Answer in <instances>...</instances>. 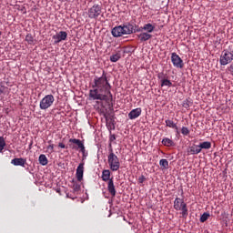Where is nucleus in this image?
I'll list each match as a JSON object with an SVG mask.
<instances>
[{"label":"nucleus","instance_id":"obj_1","mask_svg":"<svg viewBox=\"0 0 233 233\" xmlns=\"http://www.w3.org/2000/svg\"><path fill=\"white\" fill-rule=\"evenodd\" d=\"M112 86L106 77V72L102 71L101 76H95L92 89L89 90V97L93 101H110L112 99ZM108 96L110 98H108Z\"/></svg>","mask_w":233,"mask_h":233},{"label":"nucleus","instance_id":"obj_2","mask_svg":"<svg viewBox=\"0 0 233 233\" xmlns=\"http://www.w3.org/2000/svg\"><path fill=\"white\" fill-rule=\"evenodd\" d=\"M134 32V25L127 24L118 25L112 29L111 34L114 37H121V35H128Z\"/></svg>","mask_w":233,"mask_h":233},{"label":"nucleus","instance_id":"obj_3","mask_svg":"<svg viewBox=\"0 0 233 233\" xmlns=\"http://www.w3.org/2000/svg\"><path fill=\"white\" fill-rule=\"evenodd\" d=\"M107 163H108L109 168H110V170H112V172H117V170H119V168L121 167V162H119V157H117L114 154V150H112V149L109 150V155L107 157Z\"/></svg>","mask_w":233,"mask_h":233},{"label":"nucleus","instance_id":"obj_4","mask_svg":"<svg viewBox=\"0 0 233 233\" xmlns=\"http://www.w3.org/2000/svg\"><path fill=\"white\" fill-rule=\"evenodd\" d=\"M233 61V51L230 52L228 49H224L220 55L219 63L220 66H227Z\"/></svg>","mask_w":233,"mask_h":233},{"label":"nucleus","instance_id":"obj_5","mask_svg":"<svg viewBox=\"0 0 233 233\" xmlns=\"http://www.w3.org/2000/svg\"><path fill=\"white\" fill-rule=\"evenodd\" d=\"M177 205H176V210L180 211V218H183V219H187L188 218V208H187V203L183 201L182 198H176Z\"/></svg>","mask_w":233,"mask_h":233},{"label":"nucleus","instance_id":"obj_6","mask_svg":"<svg viewBox=\"0 0 233 233\" xmlns=\"http://www.w3.org/2000/svg\"><path fill=\"white\" fill-rule=\"evenodd\" d=\"M54 101H56V98L52 95H46L45 97H43L39 104L40 110H48L50 106L54 105Z\"/></svg>","mask_w":233,"mask_h":233},{"label":"nucleus","instance_id":"obj_7","mask_svg":"<svg viewBox=\"0 0 233 233\" xmlns=\"http://www.w3.org/2000/svg\"><path fill=\"white\" fill-rule=\"evenodd\" d=\"M102 8L99 5H94L88 9L87 15L89 19H97L101 15Z\"/></svg>","mask_w":233,"mask_h":233},{"label":"nucleus","instance_id":"obj_8","mask_svg":"<svg viewBox=\"0 0 233 233\" xmlns=\"http://www.w3.org/2000/svg\"><path fill=\"white\" fill-rule=\"evenodd\" d=\"M66 37H68V34L66 31H60L53 35V40L55 45H57L61 41H66Z\"/></svg>","mask_w":233,"mask_h":233},{"label":"nucleus","instance_id":"obj_9","mask_svg":"<svg viewBox=\"0 0 233 233\" xmlns=\"http://www.w3.org/2000/svg\"><path fill=\"white\" fill-rule=\"evenodd\" d=\"M83 174H85V162L80 163L76 168V176L77 181H83Z\"/></svg>","mask_w":233,"mask_h":233},{"label":"nucleus","instance_id":"obj_10","mask_svg":"<svg viewBox=\"0 0 233 233\" xmlns=\"http://www.w3.org/2000/svg\"><path fill=\"white\" fill-rule=\"evenodd\" d=\"M11 165L15 167H25V165H26V158H14L11 160Z\"/></svg>","mask_w":233,"mask_h":233},{"label":"nucleus","instance_id":"obj_11","mask_svg":"<svg viewBox=\"0 0 233 233\" xmlns=\"http://www.w3.org/2000/svg\"><path fill=\"white\" fill-rule=\"evenodd\" d=\"M107 190L112 198H116V186L114 185V179H109L107 183Z\"/></svg>","mask_w":233,"mask_h":233},{"label":"nucleus","instance_id":"obj_12","mask_svg":"<svg viewBox=\"0 0 233 233\" xmlns=\"http://www.w3.org/2000/svg\"><path fill=\"white\" fill-rule=\"evenodd\" d=\"M139 116H141V108H139V107L131 110L128 114L129 119H137V117H139Z\"/></svg>","mask_w":233,"mask_h":233},{"label":"nucleus","instance_id":"obj_13","mask_svg":"<svg viewBox=\"0 0 233 233\" xmlns=\"http://www.w3.org/2000/svg\"><path fill=\"white\" fill-rule=\"evenodd\" d=\"M156 26H154L152 24H146L144 26L140 27L139 32H141V30H145V32H147V34H152Z\"/></svg>","mask_w":233,"mask_h":233},{"label":"nucleus","instance_id":"obj_14","mask_svg":"<svg viewBox=\"0 0 233 233\" xmlns=\"http://www.w3.org/2000/svg\"><path fill=\"white\" fill-rule=\"evenodd\" d=\"M158 79L161 81V86H172L170 80L163 78V73L158 74Z\"/></svg>","mask_w":233,"mask_h":233},{"label":"nucleus","instance_id":"obj_15","mask_svg":"<svg viewBox=\"0 0 233 233\" xmlns=\"http://www.w3.org/2000/svg\"><path fill=\"white\" fill-rule=\"evenodd\" d=\"M137 37L141 41V43H145V41H148V39L152 38V35L148 33H141L137 35Z\"/></svg>","mask_w":233,"mask_h":233},{"label":"nucleus","instance_id":"obj_16","mask_svg":"<svg viewBox=\"0 0 233 233\" xmlns=\"http://www.w3.org/2000/svg\"><path fill=\"white\" fill-rule=\"evenodd\" d=\"M190 154L198 155L201 152V147L199 145H194L189 147Z\"/></svg>","mask_w":233,"mask_h":233},{"label":"nucleus","instance_id":"obj_17","mask_svg":"<svg viewBox=\"0 0 233 233\" xmlns=\"http://www.w3.org/2000/svg\"><path fill=\"white\" fill-rule=\"evenodd\" d=\"M38 161L42 165V167H46V165H48V158L46 157V155H40L38 157Z\"/></svg>","mask_w":233,"mask_h":233},{"label":"nucleus","instance_id":"obj_18","mask_svg":"<svg viewBox=\"0 0 233 233\" xmlns=\"http://www.w3.org/2000/svg\"><path fill=\"white\" fill-rule=\"evenodd\" d=\"M198 146L200 147V150H208L212 147V143L205 141L200 143Z\"/></svg>","mask_w":233,"mask_h":233},{"label":"nucleus","instance_id":"obj_19","mask_svg":"<svg viewBox=\"0 0 233 233\" xmlns=\"http://www.w3.org/2000/svg\"><path fill=\"white\" fill-rule=\"evenodd\" d=\"M110 170L106 169L102 171V180L103 181H110Z\"/></svg>","mask_w":233,"mask_h":233},{"label":"nucleus","instance_id":"obj_20","mask_svg":"<svg viewBox=\"0 0 233 233\" xmlns=\"http://www.w3.org/2000/svg\"><path fill=\"white\" fill-rule=\"evenodd\" d=\"M176 66L177 68H183L185 66V63H183V59L178 55H176Z\"/></svg>","mask_w":233,"mask_h":233},{"label":"nucleus","instance_id":"obj_21","mask_svg":"<svg viewBox=\"0 0 233 233\" xmlns=\"http://www.w3.org/2000/svg\"><path fill=\"white\" fill-rule=\"evenodd\" d=\"M69 143H74V145H76L78 148H81L85 144L80 139L77 138H70Z\"/></svg>","mask_w":233,"mask_h":233},{"label":"nucleus","instance_id":"obj_22","mask_svg":"<svg viewBox=\"0 0 233 233\" xmlns=\"http://www.w3.org/2000/svg\"><path fill=\"white\" fill-rule=\"evenodd\" d=\"M192 105H194V103L192 102V99H190V98L184 100L182 103V106L187 109H188L189 106H192Z\"/></svg>","mask_w":233,"mask_h":233},{"label":"nucleus","instance_id":"obj_23","mask_svg":"<svg viewBox=\"0 0 233 233\" xmlns=\"http://www.w3.org/2000/svg\"><path fill=\"white\" fill-rule=\"evenodd\" d=\"M120 59H121V55H119V54H115L110 56L111 63H117V61Z\"/></svg>","mask_w":233,"mask_h":233},{"label":"nucleus","instance_id":"obj_24","mask_svg":"<svg viewBox=\"0 0 233 233\" xmlns=\"http://www.w3.org/2000/svg\"><path fill=\"white\" fill-rule=\"evenodd\" d=\"M72 188H73L74 194H77V192H79V190H81V184L75 182L73 184Z\"/></svg>","mask_w":233,"mask_h":233},{"label":"nucleus","instance_id":"obj_25","mask_svg":"<svg viewBox=\"0 0 233 233\" xmlns=\"http://www.w3.org/2000/svg\"><path fill=\"white\" fill-rule=\"evenodd\" d=\"M208 218H210V213H208V212L203 213L200 217V223H205V221H207Z\"/></svg>","mask_w":233,"mask_h":233},{"label":"nucleus","instance_id":"obj_26","mask_svg":"<svg viewBox=\"0 0 233 233\" xmlns=\"http://www.w3.org/2000/svg\"><path fill=\"white\" fill-rule=\"evenodd\" d=\"M162 144L165 145V147H172V145H174V142L170 140V138H164L162 140Z\"/></svg>","mask_w":233,"mask_h":233},{"label":"nucleus","instance_id":"obj_27","mask_svg":"<svg viewBox=\"0 0 233 233\" xmlns=\"http://www.w3.org/2000/svg\"><path fill=\"white\" fill-rule=\"evenodd\" d=\"M5 147H6V142H5V137H0V152L5 150Z\"/></svg>","mask_w":233,"mask_h":233},{"label":"nucleus","instance_id":"obj_28","mask_svg":"<svg viewBox=\"0 0 233 233\" xmlns=\"http://www.w3.org/2000/svg\"><path fill=\"white\" fill-rule=\"evenodd\" d=\"M160 167H163L164 168H168V161L167 159H161L159 161Z\"/></svg>","mask_w":233,"mask_h":233},{"label":"nucleus","instance_id":"obj_29","mask_svg":"<svg viewBox=\"0 0 233 233\" xmlns=\"http://www.w3.org/2000/svg\"><path fill=\"white\" fill-rule=\"evenodd\" d=\"M181 134H183V136H188L190 134V130H188V127H183L181 128Z\"/></svg>","mask_w":233,"mask_h":233},{"label":"nucleus","instance_id":"obj_30","mask_svg":"<svg viewBox=\"0 0 233 233\" xmlns=\"http://www.w3.org/2000/svg\"><path fill=\"white\" fill-rule=\"evenodd\" d=\"M166 125L170 128H176V124L172 120H166Z\"/></svg>","mask_w":233,"mask_h":233},{"label":"nucleus","instance_id":"obj_31","mask_svg":"<svg viewBox=\"0 0 233 233\" xmlns=\"http://www.w3.org/2000/svg\"><path fill=\"white\" fill-rule=\"evenodd\" d=\"M25 41H27L29 45H32L34 43V36H32V35H27L25 36Z\"/></svg>","mask_w":233,"mask_h":233},{"label":"nucleus","instance_id":"obj_32","mask_svg":"<svg viewBox=\"0 0 233 233\" xmlns=\"http://www.w3.org/2000/svg\"><path fill=\"white\" fill-rule=\"evenodd\" d=\"M6 86H3V84L0 83V96L2 94H5V92H6Z\"/></svg>","mask_w":233,"mask_h":233},{"label":"nucleus","instance_id":"obj_33","mask_svg":"<svg viewBox=\"0 0 233 233\" xmlns=\"http://www.w3.org/2000/svg\"><path fill=\"white\" fill-rule=\"evenodd\" d=\"M171 61L174 66H176V53H172Z\"/></svg>","mask_w":233,"mask_h":233},{"label":"nucleus","instance_id":"obj_34","mask_svg":"<svg viewBox=\"0 0 233 233\" xmlns=\"http://www.w3.org/2000/svg\"><path fill=\"white\" fill-rule=\"evenodd\" d=\"M145 179H147L146 177H145V176H141V177H138V183H145Z\"/></svg>","mask_w":233,"mask_h":233},{"label":"nucleus","instance_id":"obj_35","mask_svg":"<svg viewBox=\"0 0 233 233\" xmlns=\"http://www.w3.org/2000/svg\"><path fill=\"white\" fill-rule=\"evenodd\" d=\"M227 70L228 72H230L231 74H233V63H231L229 66H228Z\"/></svg>","mask_w":233,"mask_h":233},{"label":"nucleus","instance_id":"obj_36","mask_svg":"<svg viewBox=\"0 0 233 233\" xmlns=\"http://www.w3.org/2000/svg\"><path fill=\"white\" fill-rule=\"evenodd\" d=\"M47 150H50V154H52V152H54V144L49 145Z\"/></svg>","mask_w":233,"mask_h":233},{"label":"nucleus","instance_id":"obj_37","mask_svg":"<svg viewBox=\"0 0 233 233\" xmlns=\"http://www.w3.org/2000/svg\"><path fill=\"white\" fill-rule=\"evenodd\" d=\"M78 148H80V152H82V154H83V156L85 157V152H86V150L85 149V145L80 147H78Z\"/></svg>","mask_w":233,"mask_h":233},{"label":"nucleus","instance_id":"obj_38","mask_svg":"<svg viewBox=\"0 0 233 233\" xmlns=\"http://www.w3.org/2000/svg\"><path fill=\"white\" fill-rule=\"evenodd\" d=\"M58 147H59L60 148H66V146H65V144H63V143H59V144H58Z\"/></svg>","mask_w":233,"mask_h":233},{"label":"nucleus","instance_id":"obj_39","mask_svg":"<svg viewBox=\"0 0 233 233\" xmlns=\"http://www.w3.org/2000/svg\"><path fill=\"white\" fill-rule=\"evenodd\" d=\"M66 198H69L70 199H76V198H72L68 193L66 194Z\"/></svg>","mask_w":233,"mask_h":233},{"label":"nucleus","instance_id":"obj_40","mask_svg":"<svg viewBox=\"0 0 233 233\" xmlns=\"http://www.w3.org/2000/svg\"><path fill=\"white\" fill-rule=\"evenodd\" d=\"M110 140H111V141L116 140V136L113 135V136L111 137Z\"/></svg>","mask_w":233,"mask_h":233},{"label":"nucleus","instance_id":"obj_41","mask_svg":"<svg viewBox=\"0 0 233 233\" xmlns=\"http://www.w3.org/2000/svg\"><path fill=\"white\" fill-rule=\"evenodd\" d=\"M178 192H181V194H183V188L180 187V189H178Z\"/></svg>","mask_w":233,"mask_h":233},{"label":"nucleus","instance_id":"obj_42","mask_svg":"<svg viewBox=\"0 0 233 233\" xmlns=\"http://www.w3.org/2000/svg\"><path fill=\"white\" fill-rule=\"evenodd\" d=\"M174 208H176V200H174Z\"/></svg>","mask_w":233,"mask_h":233},{"label":"nucleus","instance_id":"obj_43","mask_svg":"<svg viewBox=\"0 0 233 233\" xmlns=\"http://www.w3.org/2000/svg\"><path fill=\"white\" fill-rule=\"evenodd\" d=\"M2 34H3V33L0 31V35H2Z\"/></svg>","mask_w":233,"mask_h":233},{"label":"nucleus","instance_id":"obj_44","mask_svg":"<svg viewBox=\"0 0 233 233\" xmlns=\"http://www.w3.org/2000/svg\"><path fill=\"white\" fill-rule=\"evenodd\" d=\"M48 143H52V141L50 140V141H48Z\"/></svg>","mask_w":233,"mask_h":233},{"label":"nucleus","instance_id":"obj_45","mask_svg":"<svg viewBox=\"0 0 233 233\" xmlns=\"http://www.w3.org/2000/svg\"><path fill=\"white\" fill-rule=\"evenodd\" d=\"M73 148H76V147H73Z\"/></svg>","mask_w":233,"mask_h":233}]
</instances>
